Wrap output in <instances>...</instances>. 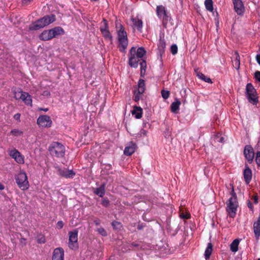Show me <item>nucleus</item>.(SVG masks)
<instances>
[{
  "label": "nucleus",
  "mask_w": 260,
  "mask_h": 260,
  "mask_svg": "<svg viewBox=\"0 0 260 260\" xmlns=\"http://www.w3.org/2000/svg\"><path fill=\"white\" fill-rule=\"evenodd\" d=\"M20 100H21L26 105L31 106L32 99L31 96L27 92H23L22 97Z\"/></svg>",
  "instance_id": "obj_22"
},
{
  "label": "nucleus",
  "mask_w": 260,
  "mask_h": 260,
  "mask_svg": "<svg viewBox=\"0 0 260 260\" xmlns=\"http://www.w3.org/2000/svg\"><path fill=\"white\" fill-rule=\"evenodd\" d=\"M104 26L100 28V30L102 32L104 38L111 42H112V36L110 33L108 29V26L107 22L105 19L103 20Z\"/></svg>",
  "instance_id": "obj_13"
},
{
  "label": "nucleus",
  "mask_w": 260,
  "mask_h": 260,
  "mask_svg": "<svg viewBox=\"0 0 260 260\" xmlns=\"http://www.w3.org/2000/svg\"><path fill=\"white\" fill-rule=\"evenodd\" d=\"M235 11L238 15H242L244 12V7L241 0L233 2Z\"/></svg>",
  "instance_id": "obj_15"
},
{
  "label": "nucleus",
  "mask_w": 260,
  "mask_h": 260,
  "mask_svg": "<svg viewBox=\"0 0 260 260\" xmlns=\"http://www.w3.org/2000/svg\"><path fill=\"white\" fill-rule=\"evenodd\" d=\"M20 243L23 245L26 244V239L24 238H21L20 240Z\"/></svg>",
  "instance_id": "obj_53"
},
{
  "label": "nucleus",
  "mask_w": 260,
  "mask_h": 260,
  "mask_svg": "<svg viewBox=\"0 0 260 260\" xmlns=\"http://www.w3.org/2000/svg\"><path fill=\"white\" fill-rule=\"evenodd\" d=\"M243 176L246 183L248 184L251 180L252 174L251 169L247 164H245Z\"/></svg>",
  "instance_id": "obj_16"
},
{
  "label": "nucleus",
  "mask_w": 260,
  "mask_h": 260,
  "mask_svg": "<svg viewBox=\"0 0 260 260\" xmlns=\"http://www.w3.org/2000/svg\"><path fill=\"white\" fill-rule=\"evenodd\" d=\"M197 76L199 79H200L201 80H202L206 82H207L209 83H212L211 79L209 77L206 76L205 75H204L203 74H202L201 73H198L197 74Z\"/></svg>",
  "instance_id": "obj_30"
},
{
  "label": "nucleus",
  "mask_w": 260,
  "mask_h": 260,
  "mask_svg": "<svg viewBox=\"0 0 260 260\" xmlns=\"http://www.w3.org/2000/svg\"><path fill=\"white\" fill-rule=\"evenodd\" d=\"M248 207L251 210H252L253 206L252 203L250 202L248 203Z\"/></svg>",
  "instance_id": "obj_55"
},
{
  "label": "nucleus",
  "mask_w": 260,
  "mask_h": 260,
  "mask_svg": "<svg viewBox=\"0 0 260 260\" xmlns=\"http://www.w3.org/2000/svg\"><path fill=\"white\" fill-rule=\"evenodd\" d=\"M49 150L52 155L57 157H62L65 153L64 146L57 142H54L51 143Z\"/></svg>",
  "instance_id": "obj_6"
},
{
  "label": "nucleus",
  "mask_w": 260,
  "mask_h": 260,
  "mask_svg": "<svg viewBox=\"0 0 260 260\" xmlns=\"http://www.w3.org/2000/svg\"><path fill=\"white\" fill-rule=\"evenodd\" d=\"M102 204L107 207L109 205V202L108 200H106V199H103V201H102Z\"/></svg>",
  "instance_id": "obj_48"
},
{
  "label": "nucleus",
  "mask_w": 260,
  "mask_h": 260,
  "mask_svg": "<svg viewBox=\"0 0 260 260\" xmlns=\"http://www.w3.org/2000/svg\"><path fill=\"white\" fill-rule=\"evenodd\" d=\"M227 208L226 210L229 213V215L231 217H234L236 214V211L238 207V202L237 201V197L236 193L234 191V189H232V197L226 203Z\"/></svg>",
  "instance_id": "obj_5"
},
{
  "label": "nucleus",
  "mask_w": 260,
  "mask_h": 260,
  "mask_svg": "<svg viewBox=\"0 0 260 260\" xmlns=\"http://www.w3.org/2000/svg\"><path fill=\"white\" fill-rule=\"evenodd\" d=\"M59 173L61 176L66 178H73L75 175V173L73 170H67L66 169L59 170Z\"/></svg>",
  "instance_id": "obj_19"
},
{
  "label": "nucleus",
  "mask_w": 260,
  "mask_h": 260,
  "mask_svg": "<svg viewBox=\"0 0 260 260\" xmlns=\"http://www.w3.org/2000/svg\"><path fill=\"white\" fill-rule=\"evenodd\" d=\"M255 78L257 80H258L259 82H260V72L259 71H256L255 73Z\"/></svg>",
  "instance_id": "obj_47"
},
{
  "label": "nucleus",
  "mask_w": 260,
  "mask_h": 260,
  "mask_svg": "<svg viewBox=\"0 0 260 260\" xmlns=\"http://www.w3.org/2000/svg\"><path fill=\"white\" fill-rule=\"evenodd\" d=\"M162 97L165 99H168L170 96V92L168 90H162L161 91Z\"/></svg>",
  "instance_id": "obj_39"
},
{
  "label": "nucleus",
  "mask_w": 260,
  "mask_h": 260,
  "mask_svg": "<svg viewBox=\"0 0 260 260\" xmlns=\"http://www.w3.org/2000/svg\"><path fill=\"white\" fill-rule=\"evenodd\" d=\"M136 147V145L134 143L130 142L125 148L124 150V154L126 155H132L135 151Z\"/></svg>",
  "instance_id": "obj_18"
},
{
  "label": "nucleus",
  "mask_w": 260,
  "mask_h": 260,
  "mask_svg": "<svg viewBox=\"0 0 260 260\" xmlns=\"http://www.w3.org/2000/svg\"><path fill=\"white\" fill-rule=\"evenodd\" d=\"M14 118L15 120L19 121L20 118V114L19 113H17V114H15L14 116Z\"/></svg>",
  "instance_id": "obj_50"
},
{
  "label": "nucleus",
  "mask_w": 260,
  "mask_h": 260,
  "mask_svg": "<svg viewBox=\"0 0 260 260\" xmlns=\"http://www.w3.org/2000/svg\"><path fill=\"white\" fill-rule=\"evenodd\" d=\"M147 133V132L146 130H145L144 129H141V131H140V132L138 134L134 135L133 136L135 138H137L139 137H142L146 136Z\"/></svg>",
  "instance_id": "obj_35"
},
{
  "label": "nucleus",
  "mask_w": 260,
  "mask_h": 260,
  "mask_svg": "<svg viewBox=\"0 0 260 260\" xmlns=\"http://www.w3.org/2000/svg\"><path fill=\"white\" fill-rule=\"evenodd\" d=\"M253 200L255 203H257L258 202V198L257 197H254L253 198Z\"/></svg>",
  "instance_id": "obj_57"
},
{
  "label": "nucleus",
  "mask_w": 260,
  "mask_h": 260,
  "mask_svg": "<svg viewBox=\"0 0 260 260\" xmlns=\"http://www.w3.org/2000/svg\"><path fill=\"white\" fill-rule=\"evenodd\" d=\"M23 93V91L20 90H17L16 91H14V98L16 100H20V98L22 97V93Z\"/></svg>",
  "instance_id": "obj_37"
},
{
  "label": "nucleus",
  "mask_w": 260,
  "mask_h": 260,
  "mask_svg": "<svg viewBox=\"0 0 260 260\" xmlns=\"http://www.w3.org/2000/svg\"><path fill=\"white\" fill-rule=\"evenodd\" d=\"M171 52L173 55H175L178 52V47L176 44H173L171 46Z\"/></svg>",
  "instance_id": "obj_40"
},
{
  "label": "nucleus",
  "mask_w": 260,
  "mask_h": 260,
  "mask_svg": "<svg viewBox=\"0 0 260 260\" xmlns=\"http://www.w3.org/2000/svg\"><path fill=\"white\" fill-rule=\"evenodd\" d=\"M97 231L103 236H106L107 235V232L104 229L101 228L97 230Z\"/></svg>",
  "instance_id": "obj_42"
},
{
  "label": "nucleus",
  "mask_w": 260,
  "mask_h": 260,
  "mask_svg": "<svg viewBox=\"0 0 260 260\" xmlns=\"http://www.w3.org/2000/svg\"><path fill=\"white\" fill-rule=\"evenodd\" d=\"M140 100V96L138 95H136L135 96V101H138Z\"/></svg>",
  "instance_id": "obj_56"
},
{
  "label": "nucleus",
  "mask_w": 260,
  "mask_h": 260,
  "mask_svg": "<svg viewBox=\"0 0 260 260\" xmlns=\"http://www.w3.org/2000/svg\"><path fill=\"white\" fill-rule=\"evenodd\" d=\"M15 179L17 185L22 190H26L29 188L28 177L24 170H21L17 174L15 175Z\"/></svg>",
  "instance_id": "obj_4"
},
{
  "label": "nucleus",
  "mask_w": 260,
  "mask_h": 260,
  "mask_svg": "<svg viewBox=\"0 0 260 260\" xmlns=\"http://www.w3.org/2000/svg\"><path fill=\"white\" fill-rule=\"evenodd\" d=\"M38 110L39 111H44L45 112H46L47 111H48L49 110V109L48 108H38Z\"/></svg>",
  "instance_id": "obj_51"
},
{
  "label": "nucleus",
  "mask_w": 260,
  "mask_h": 260,
  "mask_svg": "<svg viewBox=\"0 0 260 260\" xmlns=\"http://www.w3.org/2000/svg\"><path fill=\"white\" fill-rule=\"evenodd\" d=\"M180 105V102L178 100L176 99L175 101L173 102L171 105V111L174 113H178Z\"/></svg>",
  "instance_id": "obj_25"
},
{
  "label": "nucleus",
  "mask_w": 260,
  "mask_h": 260,
  "mask_svg": "<svg viewBox=\"0 0 260 260\" xmlns=\"http://www.w3.org/2000/svg\"><path fill=\"white\" fill-rule=\"evenodd\" d=\"M112 226L114 228L116 229H120L121 228V224L120 222L117 221H114L112 222Z\"/></svg>",
  "instance_id": "obj_41"
},
{
  "label": "nucleus",
  "mask_w": 260,
  "mask_h": 260,
  "mask_svg": "<svg viewBox=\"0 0 260 260\" xmlns=\"http://www.w3.org/2000/svg\"><path fill=\"white\" fill-rule=\"evenodd\" d=\"M180 216L181 218H184V219H188L189 217V215L188 214H184L183 213H181L180 215Z\"/></svg>",
  "instance_id": "obj_49"
},
{
  "label": "nucleus",
  "mask_w": 260,
  "mask_h": 260,
  "mask_svg": "<svg viewBox=\"0 0 260 260\" xmlns=\"http://www.w3.org/2000/svg\"><path fill=\"white\" fill-rule=\"evenodd\" d=\"M37 123L41 128H48L52 126V121L49 116L47 115H41L38 118L37 120Z\"/></svg>",
  "instance_id": "obj_7"
},
{
  "label": "nucleus",
  "mask_w": 260,
  "mask_h": 260,
  "mask_svg": "<svg viewBox=\"0 0 260 260\" xmlns=\"http://www.w3.org/2000/svg\"><path fill=\"white\" fill-rule=\"evenodd\" d=\"M64 251L63 248L61 247L56 248L54 249L52 260H64Z\"/></svg>",
  "instance_id": "obj_12"
},
{
  "label": "nucleus",
  "mask_w": 260,
  "mask_h": 260,
  "mask_svg": "<svg viewBox=\"0 0 260 260\" xmlns=\"http://www.w3.org/2000/svg\"><path fill=\"white\" fill-rule=\"evenodd\" d=\"M246 93L249 102L253 104L257 103L258 98L256 95V92L251 83H248L246 85Z\"/></svg>",
  "instance_id": "obj_8"
},
{
  "label": "nucleus",
  "mask_w": 260,
  "mask_h": 260,
  "mask_svg": "<svg viewBox=\"0 0 260 260\" xmlns=\"http://www.w3.org/2000/svg\"><path fill=\"white\" fill-rule=\"evenodd\" d=\"M33 0H22V2L24 5H27Z\"/></svg>",
  "instance_id": "obj_52"
},
{
  "label": "nucleus",
  "mask_w": 260,
  "mask_h": 260,
  "mask_svg": "<svg viewBox=\"0 0 260 260\" xmlns=\"http://www.w3.org/2000/svg\"><path fill=\"white\" fill-rule=\"evenodd\" d=\"M78 231L74 230L69 233V247L71 249H76L78 247Z\"/></svg>",
  "instance_id": "obj_9"
},
{
  "label": "nucleus",
  "mask_w": 260,
  "mask_h": 260,
  "mask_svg": "<svg viewBox=\"0 0 260 260\" xmlns=\"http://www.w3.org/2000/svg\"><path fill=\"white\" fill-rule=\"evenodd\" d=\"M4 188H5L4 186L2 183H0V190H2L4 189Z\"/></svg>",
  "instance_id": "obj_58"
},
{
  "label": "nucleus",
  "mask_w": 260,
  "mask_h": 260,
  "mask_svg": "<svg viewBox=\"0 0 260 260\" xmlns=\"http://www.w3.org/2000/svg\"><path fill=\"white\" fill-rule=\"evenodd\" d=\"M244 155L249 163L252 162L254 153L253 148L250 145L245 146L244 149Z\"/></svg>",
  "instance_id": "obj_11"
},
{
  "label": "nucleus",
  "mask_w": 260,
  "mask_h": 260,
  "mask_svg": "<svg viewBox=\"0 0 260 260\" xmlns=\"http://www.w3.org/2000/svg\"><path fill=\"white\" fill-rule=\"evenodd\" d=\"M55 19V16L53 14L45 16L32 23L29 28L31 30L40 29L53 22Z\"/></svg>",
  "instance_id": "obj_3"
},
{
  "label": "nucleus",
  "mask_w": 260,
  "mask_h": 260,
  "mask_svg": "<svg viewBox=\"0 0 260 260\" xmlns=\"http://www.w3.org/2000/svg\"><path fill=\"white\" fill-rule=\"evenodd\" d=\"M41 94L46 98H48L50 95V93L48 90H45L41 92Z\"/></svg>",
  "instance_id": "obj_44"
},
{
  "label": "nucleus",
  "mask_w": 260,
  "mask_h": 260,
  "mask_svg": "<svg viewBox=\"0 0 260 260\" xmlns=\"http://www.w3.org/2000/svg\"><path fill=\"white\" fill-rule=\"evenodd\" d=\"M166 47V43L164 40H160L158 44V48L160 51H164Z\"/></svg>",
  "instance_id": "obj_38"
},
{
  "label": "nucleus",
  "mask_w": 260,
  "mask_h": 260,
  "mask_svg": "<svg viewBox=\"0 0 260 260\" xmlns=\"http://www.w3.org/2000/svg\"><path fill=\"white\" fill-rule=\"evenodd\" d=\"M53 38H55L58 36L62 35L64 34L63 29L59 26L54 27L50 29Z\"/></svg>",
  "instance_id": "obj_21"
},
{
  "label": "nucleus",
  "mask_w": 260,
  "mask_h": 260,
  "mask_svg": "<svg viewBox=\"0 0 260 260\" xmlns=\"http://www.w3.org/2000/svg\"><path fill=\"white\" fill-rule=\"evenodd\" d=\"M96 224H98L99 223L98 222H95Z\"/></svg>",
  "instance_id": "obj_60"
},
{
  "label": "nucleus",
  "mask_w": 260,
  "mask_h": 260,
  "mask_svg": "<svg viewBox=\"0 0 260 260\" xmlns=\"http://www.w3.org/2000/svg\"><path fill=\"white\" fill-rule=\"evenodd\" d=\"M64 223L62 221H58L57 223V227L59 229H61L63 228Z\"/></svg>",
  "instance_id": "obj_45"
},
{
  "label": "nucleus",
  "mask_w": 260,
  "mask_h": 260,
  "mask_svg": "<svg viewBox=\"0 0 260 260\" xmlns=\"http://www.w3.org/2000/svg\"><path fill=\"white\" fill-rule=\"evenodd\" d=\"M39 38L43 41H47L53 39L50 29L43 31L39 36Z\"/></svg>",
  "instance_id": "obj_20"
},
{
  "label": "nucleus",
  "mask_w": 260,
  "mask_h": 260,
  "mask_svg": "<svg viewBox=\"0 0 260 260\" xmlns=\"http://www.w3.org/2000/svg\"><path fill=\"white\" fill-rule=\"evenodd\" d=\"M131 20L133 22V26L136 28L138 31L142 32L143 27V21L138 17L132 18Z\"/></svg>",
  "instance_id": "obj_17"
},
{
  "label": "nucleus",
  "mask_w": 260,
  "mask_h": 260,
  "mask_svg": "<svg viewBox=\"0 0 260 260\" xmlns=\"http://www.w3.org/2000/svg\"><path fill=\"white\" fill-rule=\"evenodd\" d=\"M254 233L256 238L260 236V217H259L256 222L253 224Z\"/></svg>",
  "instance_id": "obj_23"
},
{
  "label": "nucleus",
  "mask_w": 260,
  "mask_h": 260,
  "mask_svg": "<svg viewBox=\"0 0 260 260\" xmlns=\"http://www.w3.org/2000/svg\"><path fill=\"white\" fill-rule=\"evenodd\" d=\"M131 56L129 58V64L131 67L136 68L138 66L139 58H142L146 54V51L143 47L138 48L133 47L129 51Z\"/></svg>",
  "instance_id": "obj_2"
},
{
  "label": "nucleus",
  "mask_w": 260,
  "mask_h": 260,
  "mask_svg": "<svg viewBox=\"0 0 260 260\" xmlns=\"http://www.w3.org/2000/svg\"><path fill=\"white\" fill-rule=\"evenodd\" d=\"M214 141L217 142L222 143L224 142V139L223 137L221 136V134H218L215 136Z\"/></svg>",
  "instance_id": "obj_36"
},
{
  "label": "nucleus",
  "mask_w": 260,
  "mask_h": 260,
  "mask_svg": "<svg viewBox=\"0 0 260 260\" xmlns=\"http://www.w3.org/2000/svg\"><path fill=\"white\" fill-rule=\"evenodd\" d=\"M256 59L257 63L260 65V55L259 54H257L256 56Z\"/></svg>",
  "instance_id": "obj_54"
},
{
  "label": "nucleus",
  "mask_w": 260,
  "mask_h": 260,
  "mask_svg": "<svg viewBox=\"0 0 260 260\" xmlns=\"http://www.w3.org/2000/svg\"><path fill=\"white\" fill-rule=\"evenodd\" d=\"M205 5L206 9L212 12L213 10V2L212 0H205Z\"/></svg>",
  "instance_id": "obj_31"
},
{
  "label": "nucleus",
  "mask_w": 260,
  "mask_h": 260,
  "mask_svg": "<svg viewBox=\"0 0 260 260\" xmlns=\"http://www.w3.org/2000/svg\"><path fill=\"white\" fill-rule=\"evenodd\" d=\"M144 127H145V126H146V125H146V124H145V123H144Z\"/></svg>",
  "instance_id": "obj_61"
},
{
  "label": "nucleus",
  "mask_w": 260,
  "mask_h": 260,
  "mask_svg": "<svg viewBox=\"0 0 260 260\" xmlns=\"http://www.w3.org/2000/svg\"><path fill=\"white\" fill-rule=\"evenodd\" d=\"M10 135L15 137H19L23 135V132L18 129H13L11 131Z\"/></svg>",
  "instance_id": "obj_33"
},
{
  "label": "nucleus",
  "mask_w": 260,
  "mask_h": 260,
  "mask_svg": "<svg viewBox=\"0 0 260 260\" xmlns=\"http://www.w3.org/2000/svg\"><path fill=\"white\" fill-rule=\"evenodd\" d=\"M235 59L233 61V67L237 70L240 68V58L239 54L237 52H235L234 53Z\"/></svg>",
  "instance_id": "obj_26"
},
{
  "label": "nucleus",
  "mask_w": 260,
  "mask_h": 260,
  "mask_svg": "<svg viewBox=\"0 0 260 260\" xmlns=\"http://www.w3.org/2000/svg\"><path fill=\"white\" fill-rule=\"evenodd\" d=\"M146 67H147L146 62L145 60H143L142 62H140L141 76L143 77L145 75Z\"/></svg>",
  "instance_id": "obj_32"
},
{
  "label": "nucleus",
  "mask_w": 260,
  "mask_h": 260,
  "mask_svg": "<svg viewBox=\"0 0 260 260\" xmlns=\"http://www.w3.org/2000/svg\"><path fill=\"white\" fill-rule=\"evenodd\" d=\"M156 14L160 19L167 20V14L166 8L162 5L157 6L156 9Z\"/></svg>",
  "instance_id": "obj_14"
},
{
  "label": "nucleus",
  "mask_w": 260,
  "mask_h": 260,
  "mask_svg": "<svg viewBox=\"0 0 260 260\" xmlns=\"http://www.w3.org/2000/svg\"><path fill=\"white\" fill-rule=\"evenodd\" d=\"M238 0H233V2H236V1H237Z\"/></svg>",
  "instance_id": "obj_59"
},
{
  "label": "nucleus",
  "mask_w": 260,
  "mask_h": 260,
  "mask_svg": "<svg viewBox=\"0 0 260 260\" xmlns=\"http://www.w3.org/2000/svg\"><path fill=\"white\" fill-rule=\"evenodd\" d=\"M8 154L17 164L20 165L24 164V156L17 149L14 148L9 150Z\"/></svg>",
  "instance_id": "obj_10"
},
{
  "label": "nucleus",
  "mask_w": 260,
  "mask_h": 260,
  "mask_svg": "<svg viewBox=\"0 0 260 260\" xmlns=\"http://www.w3.org/2000/svg\"><path fill=\"white\" fill-rule=\"evenodd\" d=\"M212 251V245L211 243L208 244L207 247L205 252V257L206 259H209Z\"/></svg>",
  "instance_id": "obj_29"
},
{
  "label": "nucleus",
  "mask_w": 260,
  "mask_h": 260,
  "mask_svg": "<svg viewBox=\"0 0 260 260\" xmlns=\"http://www.w3.org/2000/svg\"><path fill=\"white\" fill-rule=\"evenodd\" d=\"M38 242L39 243H44L45 242V238L44 236H42L40 238L38 239Z\"/></svg>",
  "instance_id": "obj_46"
},
{
  "label": "nucleus",
  "mask_w": 260,
  "mask_h": 260,
  "mask_svg": "<svg viewBox=\"0 0 260 260\" xmlns=\"http://www.w3.org/2000/svg\"><path fill=\"white\" fill-rule=\"evenodd\" d=\"M240 240L238 239H235L230 244V249L233 252H236L238 250V246Z\"/></svg>",
  "instance_id": "obj_27"
},
{
  "label": "nucleus",
  "mask_w": 260,
  "mask_h": 260,
  "mask_svg": "<svg viewBox=\"0 0 260 260\" xmlns=\"http://www.w3.org/2000/svg\"><path fill=\"white\" fill-rule=\"evenodd\" d=\"M257 260H260V258H258Z\"/></svg>",
  "instance_id": "obj_62"
},
{
  "label": "nucleus",
  "mask_w": 260,
  "mask_h": 260,
  "mask_svg": "<svg viewBox=\"0 0 260 260\" xmlns=\"http://www.w3.org/2000/svg\"><path fill=\"white\" fill-rule=\"evenodd\" d=\"M117 33L118 47L121 52H125L128 45V39L127 33L123 26L120 24H116Z\"/></svg>",
  "instance_id": "obj_1"
},
{
  "label": "nucleus",
  "mask_w": 260,
  "mask_h": 260,
  "mask_svg": "<svg viewBox=\"0 0 260 260\" xmlns=\"http://www.w3.org/2000/svg\"><path fill=\"white\" fill-rule=\"evenodd\" d=\"M132 113L133 115H135L136 118L139 119L141 118L142 116V109L140 107L135 106Z\"/></svg>",
  "instance_id": "obj_24"
},
{
  "label": "nucleus",
  "mask_w": 260,
  "mask_h": 260,
  "mask_svg": "<svg viewBox=\"0 0 260 260\" xmlns=\"http://www.w3.org/2000/svg\"><path fill=\"white\" fill-rule=\"evenodd\" d=\"M255 161L257 165L260 166V152H257L256 154Z\"/></svg>",
  "instance_id": "obj_43"
},
{
  "label": "nucleus",
  "mask_w": 260,
  "mask_h": 260,
  "mask_svg": "<svg viewBox=\"0 0 260 260\" xmlns=\"http://www.w3.org/2000/svg\"><path fill=\"white\" fill-rule=\"evenodd\" d=\"M95 193L100 197H102L105 194L104 186H101L99 188H97L95 190Z\"/></svg>",
  "instance_id": "obj_34"
},
{
  "label": "nucleus",
  "mask_w": 260,
  "mask_h": 260,
  "mask_svg": "<svg viewBox=\"0 0 260 260\" xmlns=\"http://www.w3.org/2000/svg\"><path fill=\"white\" fill-rule=\"evenodd\" d=\"M138 92L139 94H142L144 93L145 87V81L143 79H140L138 84Z\"/></svg>",
  "instance_id": "obj_28"
}]
</instances>
